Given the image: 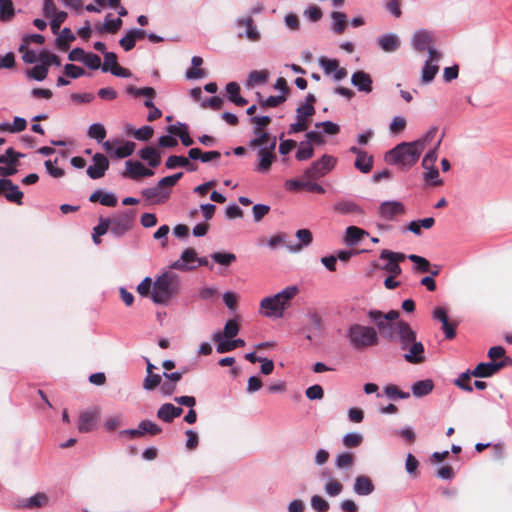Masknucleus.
Returning a JSON list of instances; mask_svg holds the SVG:
<instances>
[{"instance_id":"nucleus-1","label":"nucleus","mask_w":512,"mask_h":512,"mask_svg":"<svg viewBox=\"0 0 512 512\" xmlns=\"http://www.w3.org/2000/svg\"><path fill=\"white\" fill-rule=\"evenodd\" d=\"M181 288L178 274L166 271L156 278L151 292V300L155 304H167Z\"/></svg>"},{"instance_id":"nucleus-2","label":"nucleus","mask_w":512,"mask_h":512,"mask_svg":"<svg viewBox=\"0 0 512 512\" xmlns=\"http://www.w3.org/2000/svg\"><path fill=\"white\" fill-rule=\"evenodd\" d=\"M419 146L420 143L414 141L401 142L385 154V160L389 164L399 165L408 170L417 163L422 153Z\"/></svg>"},{"instance_id":"nucleus-3","label":"nucleus","mask_w":512,"mask_h":512,"mask_svg":"<svg viewBox=\"0 0 512 512\" xmlns=\"http://www.w3.org/2000/svg\"><path fill=\"white\" fill-rule=\"evenodd\" d=\"M345 337L350 346L357 351L376 346L379 343V336L374 327L358 323L348 327Z\"/></svg>"},{"instance_id":"nucleus-4","label":"nucleus","mask_w":512,"mask_h":512,"mask_svg":"<svg viewBox=\"0 0 512 512\" xmlns=\"http://www.w3.org/2000/svg\"><path fill=\"white\" fill-rule=\"evenodd\" d=\"M135 217L134 210H125L113 215L110 219L109 231L115 237L124 236L133 226Z\"/></svg>"},{"instance_id":"nucleus-5","label":"nucleus","mask_w":512,"mask_h":512,"mask_svg":"<svg viewBox=\"0 0 512 512\" xmlns=\"http://www.w3.org/2000/svg\"><path fill=\"white\" fill-rule=\"evenodd\" d=\"M337 159L331 155L324 154L320 159L312 162L304 173L305 179H319L327 175L336 165Z\"/></svg>"},{"instance_id":"nucleus-6","label":"nucleus","mask_w":512,"mask_h":512,"mask_svg":"<svg viewBox=\"0 0 512 512\" xmlns=\"http://www.w3.org/2000/svg\"><path fill=\"white\" fill-rule=\"evenodd\" d=\"M334 211L342 215H351L354 217V221L357 223H364L365 211L352 200H339L334 204Z\"/></svg>"},{"instance_id":"nucleus-7","label":"nucleus","mask_w":512,"mask_h":512,"mask_svg":"<svg viewBox=\"0 0 512 512\" xmlns=\"http://www.w3.org/2000/svg\"><path fill=\"white\" fill-rule=\"evenodd\" d=\"M234 24L238 28L242 26H245L246 28L244 31H239L237 33L238 38H246L252 42H257L261 39V33L258 30L257 26L255 25L251 15L236 18Z\"/></svg>"},{"instance_id":"nucleus-8","label":"nucleus","mask_w":512,"mask_h":512,"mask_svg":"<svg viewBox=\"0 0 512 512\" xmlns=\"http://www.w3.org/2000/svg\"><path fill=\"white\" fill-rule=\"evenodd\" d=\"M260 307L264 310L263 314L270 318H282L286 309L283 302L276 296H268L261 300Z\"/></svg>"},{"instance_id":"nucleus-9","label":"nucleus","mask_w":512,"mask_h":512,"mask_svg":"<svg viewBox=\"0 0 512 512\" xmlns=\"http://www.w3.org/2000/svg\"><path fill=\"white\" fill-rule=\"evenodd\" d=\"M405 211L404 204L397 200L384 201L378 207L379 216L387 221H393L396 216L404 214Z\"/></svg>"},{"instance_id":"nucleus-10","label":"nucleus","mask_w":512,"mask_h":512,"mask_svg":"<svg viewBox=\"0 0 512 512\" xmlns=\"http://www.w3.org/2000/svg\"><path fill=\"white\" fill-rule=\"evenodd\" d=\"M93 164L89 165L86 173L93 180L102 178L109 168V160L102 153H96L92 157Z\"/></svg>"},{"instance_id":"nucleus-11","label":"nucleus","mask_w":512,"mask_h":512,"mask_svg":"<svg viewBox=\"0 0 512 512\" xmlns=\"http://www.w3.org/2000/svg\"><path fill=\"white\" fill-rule=\"evenodd\" d=\"M397 328V338L402 350H406L408 346L416 340V332L411 328L410 324L400 320L395 323Z\"/></svg>"},{"instance_id":"nucleus-12","label":"nucleus","mask_w":512,"mask_h":512,"mask_svg":"<svg viewBox=\"0 0 512 512\" xmlns=\"http://www.w3.org/2000/svg\"><path fill=\"white\" fill-rule=\"evenodd\" d=\"M197 254L193 248H186L178 260L171 264L172 269L190 271L197 267Z\"/></svg>"},{"instance_id":"nucleus-13","label":"nucleus","mask_w":512,"mask_h":512,"mask_svg":"<svg viewBox=\"0 0 512 512\" xmlns=\"http://www.w3.org/2000/svg\"><path fill=\"white\" fill-rule=\"evenodd\" d=\"M126 171L122 172V177H129L131 179H138L141 177H151L154 175V171L146 168L139 161L128 160L125 162Z\"/></svg>"},{"instance_id":"nucleus-14","label":"nucleus","mask_w":512,"mask_h":512,"mask_svg":"<svg viewBox=\"0 0 512 512\" xmlns=\"http://www.w3.org/2000/svg\"><path fill=\"white\" fill-rule=\"evenodd\" d=\"M351 84L359 91L369 94L373 90V80L369 73L358 70L351 76Z\"/></svg>"},{"instance_id":"nucleus-15","label":"nucleus","mask_w":512,"mask_h":512,"mask_svg":"<svg viewBox=\"0 0 512 512\" xmlns=\"http://www.w3.org/2000/svg\"><path fill=\"white\" fill-rule=\"evenodd\" d=\"M142 196L155 204L164 203L168 200L170 196V190L163 189L159 184L157 183L154 187H148L144 188L141 191Z\"/></svg>"},{"instance_id":"nucleus-16","label":"nucleus","mask_w":512,"mask_h":512,"mask_svg":"<svg viewBox=\"0 0 512 512\" xmlns=\"http://www.w3.org/2000/svg\"><path fill=\"white\" fill-rule=\"evenodd\" d=\"M375 491V485L372 479L367 475H358L355 477L353 492L358 496H369Z\"/></svg>"},{"instance_id":"nucleus-17","label":"nucleus","mask_w":512,"mask_h":512,"mask_svg":"<svg viewBox=\"0 0 512 512\" xmlns=\"http://www.w3.org/2000/svg\"><path fill=\"white\" fill-rule=\"evenodd\" d=\"M379 47L387 53H392L400 48L401 41L395 33H385L377 38Z\"/></svg>"},{"instance_id":"nucleus-18","label":"nucleus","mask_w":512,"mask_h":512,"mask_svg":"<svg viewBox=\"0 0 512 512\" xmlns=\"http://www.w3.org/2000/svg\"><path fill=\"white\" fill-rule=\"evenodd\" d=\"M296 238L299 240V243L296 244H286V248L291 253H297L301 251L304 247L309 246L312 243L313 235L308 229H299L295 233Z\"/></svg>"},{"instance_id":"nucleus-19","label":"nucleus","mask_w":512,"mask_h":512,"mask_svg":"<svg viewBox=\"0 0 512 512\" xmlns=\"http://www.w3.org/2000/svg\"><path fill=\"white\" fill-rule=\"evenodd\" d=\"M408 352L404 353L403 358L411 364H419L425 360L424 346L420 341H415L408 346Z\"/></svg>"},{"instance_id":"nucleus-20","label":"nucleus","mask_w":512,"mask_h":512,"mask_svg":"<svg viewBox=\"0 0 512 512\" xmlns=\"http://www.w3.org/2000/svg\"><path fill=\"white\" fill-rule=\"evenodd\" d=\"M501 363L496 361L480 362L474 369L472 375L478 378H487L501 370Z\"/></svg>"},{"instance_id":"nucleus-21","label":"nucleus","mask_w":512,"mask_h":512,"mask_svg":"<svg viewBox=\"0 0 512 512\" xmlns=\"http://www.w3.org/2000/svg\"><path fill=\"white\" fill-rule=\"evenodd\" d=\"M432 41L430 33L425 29L417 30L412 36V45L419 52H424L431 47Z\"/></svg>"},{"instance_id":"nucleus-22","label":"nucleus","mask_w":512,"mask_h":512,"mask_svg":"<svg viewBox=\"0 0 512 512\" xmlns=\"http://www.w3.org/2000/svg\"><path fill=\"white\" fill-rule=\"evenodd\" d=\"M369 233L357 226H348L344 233V242L346 245L353 247L356 246L365 236Z\"/></svg>"},{"instance_id":"nucleus-23","label":"nucleus","mask_w":512,"mask_h":512,"mask_svg":"<svg viewBox=\"0 0 512 512\" xmlns=\"http://www.w3.org/2000/svg\"><path fill=\"white\" fill-rule=\"evenodd\" d=\"M258 164L255 167V171L265 173L268 172L276 159L275 153H270L266 151L265 148L258 149Z\"/></svg>"},{"instance_id":"nucleus-24","label":"nucleus","mask_w":512,"mask_h":512,"mask_svg":"<svg viewBox=\"0 0 512 512\" xmlns=\"http://www.w3.org/2000/svg\"><path fill=\"white\" fill-rule=\"evenodd\" d=\"M98 413L96 411H85L81 413L78 421V430L81 433H88L95 427Z\"/></svg>"},{"instance_id":"nucleus-25","label":"nucleus","mask_w":512,"mask_h":512,"mask_svg":"<svg viewBox=\"0 0 512 512\" xmlns=\"http://www.w3.org/2000/svg\"><path fill=\"white\" fill-rule=\"evenodd\" d=\"M138 156L147 162V164L156 168L160 165L161 158L160 153L153 146H146L138 151Z\"/></svg>"},{"instance_id":"nucleus-26","label":"nucleus","mask_w":512,"mask_h":512,"mask_svg":"<svg viewBox=\"0 0 512 512\" xmlns=\"http://www.w3.org/2000/svg\"><path fill=\"white\" fill-rule=\"evenodd\" d=\"M434 389V382L431 379L416 381L411 386V392L414 397L422 398L429 395Z\"/></svg>"},{"instance_id":"nucleus-27","label":"nucleus","mask_w":512,"mask_h":512,"mask_svg":"<svg viewBox=\"0 0 512 512\" xmlns=\"http://www.w3.org/2000/svg\"><path fill=\"white\" fill-rule=\"evenodd\" d=\"M321 475L328 478V481L324 485V491L328 496L336 497L342 493L344 488L342 483L333 479L329 471H323Z\"/></svg>"},{"instance_id":"nucleus-28","label":"nucleus","mask_w":512,"mask_h":512,"mask_svg":"<svg viewBox=\"0 0 512 512\" xmlns=\"http://www.w3.org/2000/svg\"><path fill=\"white\" fill-rule=\"evenodd\" d=\"M355 464L353 453L344 451L339 453L334 460V466L339 470L349 471Z\"/></svg>"},{"instance_id":"nucleus-29","label":"nucleus","mask_w":512,"mask_h":512,"mask_svg":"<svg viewBox=\"0 0 512 512\" xmlns=\"http://www.w3.org/2000/svg\"><path fill=\"white\" fill-rule=\"evenodd\" d=\"M126 93L133 96V97H145V100H153L156 97V91L152 87H134V86H127Z\"/></svg>"},{"instance_id":"nucleus-30","label":"nucleus","mask_w":512,"mask_h":512,"mask_svg":"<svg viewBox=\"0 0 512 512\" xmlns=\"http://www.w3.org/2000/svg\"><path fill=\"white\" fill-rule=\"evenodd\" d=\"M332 30L336 34H342L347 25V16L344 12L334 11L331 13Z\"/></svg>"},{"instance_id":"nucleus-31","label":"nucleus","mask_w":512,"mask_h":512,"mask_svg":"<svg viewBox=\"0 0 512 512\" xmlns=\"http://www.w3.org/2000/svg\"><path fill=\"white\" fill-rule=\"evenodd\" d=\"M439 71V66L437 64L430 63V60H426L422 70H421V80L423 84L431 83L436 74Z\"/></svg>"},{"instance_id":"nucleus-32","label":"nucleus","mask_w":512,"mask_h":512,"mask_svg":"<svg viewBox=\"0 0 512 512\" xmlns=\"http://www.w3.org/2000/svg\"><path fill=\"white\" fill-rule=\"evenodd\" d=\"M374 157L369 155L367 152L364 153V156L356 157L354 161V167L359 170L361 173L367 174L373 168Z\"/></svg>"},{"instance_id":"nucleus-33","label":"nucleus","mask_w":512,"mask_h":512,"mask_svg":"<svg viewBox=\"0 0 512 512\" xmlns=\"http://www.w3.org/2000/svg\"><path fill=\"white\" fill-rule=\"evenodd\" d=\"M116 145L117 147L115 148V151H113V154L115 158L119 159L131 156L134 153L136 147L135 143L132 141H121L120 144Z\"/></svg>"},{"instance_id":"nucleus-34","label":"nucleus","mask_w":512,"mask_h":512,"mask_svg":"<svg viewBox=\"0 0 512 512\" xmlns=\"http://www.w3.org/2000/svg\"><path fill=\"white\" fill-rule=\"evenodd\" d=\"M122 25V20L120 17L116 18V19H111V14H107L106 17H105V21L102 25V27H97V31L99 33H102L103 31L105 32H108V33H116L119 28L121 27Z\"/></svg>"},{"instance_id":"nucleus-35","label":"nucleus","mask_w":512,"mask_h":512,"mask_svg":"<svg viewBox=\"0 0 512 512\" xmlns=\"http://www.w3.org/2000/svg\"><path fill=\"white\" fill-rule=\"evenodd\" d=\"M268 71L266 70H253L248 74L246 85L254 87L259 84H264L268 79Z\"/></svg>"},{"instance_id":"nucleus-36","label":"nucleus","mask_w":512,"mask_h":512,"mask_svg":"<svg viewBox=\"0 0 512 512\" xmlns=\"http://www.w3.org/2000/svg\"><path fill=\"white\" fill-rule=\"evenodd\" d=\"M14 15L15 9L12 0H0V21H11Z\"/></svg>"},{"instance_id":"nucleus-37","label":"nucleus","mask_w":512,"mask_h":512,"mask_svg":"<svg viewBox=\"0 0 512 512\" xmlns=\"http://www.w3.org/2000/svg\"><path fill=\"white\" fill-rule=\"evenodd\" d=\"M212 340L217 343L216 351L218 353L222 354V353L233 351L231 340L224 338L223 334L221 332H219V331L214 332L212 335Z\"/></svg>"},{"instance_id":"nucleus-38","label":"nucleus","mask_w":512,"mask_h":512,"mask_svg":"<svg viewBox=\"0 0 512 512\" xmlns=\"http://www.w3.org/2000/svg\"><path fill=\"white\" fill-rule=\"evenodd\" d=\"M472 373H473V370H470V369L466 370L465 372H462L454 380V384L466 392H472L473 386L470 384L471 376H473Z\"/></svg>"},{"instance_id":"nucleus-39","label":"nucleus","mask_w":512,"mask_h":512,"mask_svg":"<svg viewBox=\"0 0 512 512\" xmlns=\"http://www.w3.org/2000/svg\"><path fill=\"white\" fill-rule=\"evenodd\" d=\"M138 431L140 436L144 434L157 435L162 432V429L156 423L146 419L138 424Z\"/></svg>"},{"instance_id":"nucleus-40","label":"nucleus","mask_w":512,"mask_h":512,"mask_svg":"<svg viewBox=\"0 0 512 512\" xmlns=\"http://www.w3.org/2000/svg\"><path fill=\"white\" fill-rule=\"evenodd\" d=\"M314 148L309 142L301 141L296 151L295 157L298 161H305L312 158Z\"/></svg>"},{"instance_id":"nucleus-41","label":"nucleus","mask_w":512,"mask_h":512,"mask_svg":"<svg viewBox=\"0 0 512 512\" xmlns=\"http://www.w3.org/2000/svg\"><path fill=\"white\" fill-rule=\"evenodd\" d=\"M47 501V496L44 493L38 492L32 497L23 499L20 506L23 508L40 507Z\"/></svg>"},{"instance_id":"nucleus-42","label":"nucleus","mask_w":512,"mask_h":512,"mask_svg":"<svg viewBox=\"0 0 512 512\" xmlns=\"http://www.w3.org/2000/svg\"><path fill=\"white\" fill-rule=\"evenodd\" d=\"M384 394L387 396V398L391 400L396 399H408L410 397L409 392H405L400 390L396 385L394 384H388L383 389Z\"/></svg>"},{"instance_id":"nucleus-43","label":"nucleus","mask_w":512,"mask_h":512,"mask_svg":"<svg viewBox=\"0 0 512 512\" xmlns=\"http://www.w3.org/2000/svg\"><path fill=\"white\" fill-rule=\"evenodd\" d=\"M7 190L8 192L5 194L6 200L21 205L23 192L19 187L11 181V184L7 185Z\"/></svg>"},{"instance_id":"nucleus-44","label":"nucleus","mask_w":512,"mask_h":512,"mask_svg":"<svg viewBox=\"0 0 512 512\" xmlns=\"http://www.w3.org/2000/svg\"><path fill=\"white\" fill-rule=\"evenodd\" d=\"M287 100L285 95H270L267 98H261L258 100L259 106L262 109H266L268 107L274 108L284 103Z\"/></svg>"},{"instance_id":"nucleus-45","label":"nucleus","mask_w":512,"mask_h":512,"mask_svg":"<svg viewBox=\"0 0 512 512\" xmlns=\"http://www.w3.org/2000/svg\"><path fill=\"white\" fill-rule=\"evenodd\" d=\"M106 129L101 123H93L89 126L87 135L101 143L106 137Z\"/></svg>"},{"instance_id":"nucleus-46","label":"nucleus","mask_w":512,"mask_h":512,"mask_svg":"<svg viewBox=\"0 0 512 512\" xmlns=\"http://www.w3.org/2000/svg\"><path fill=\"white\" fill-rule=\"evenodd\" d=\"M48 75V68H46L44 65H36L31 69H28L26 71V76L29 79H33L35 81H43L46 79Z\"/></svg>"},{"instance_id":"nucleus-47","label":"nucleus","mask_w":512,"mask_h":512,"mask_svg":"<svg viewBox=\"0 0 512 512\" xmlns=\"http://www.w3.org/2000/svg\"><path fill=\"white\" fill-rule=\"evenodd\" d=\"M407 258L414 263V269L418 272L425 273L428 272L430 269V262L419 255L416 254H409Z\"/></svg>"},{"instance_id":"nucleus-48","label":"nucleus","mask_w":512,"mask_h":512,"mask_svg":"<svg viewBox=\"0 0 512 512\" xmlns=\"http://www.w3.org/2000/svg\"><path fill=\"white\" fill-rule=\"evenodd\" d=\"M210 257L214 262L223 266H229L236 260L235 254L231 252H214Z\"/></svg>"},{"instance_id":"nucleus-49","label":"nucleus","mask_w":512,"mask_h":512,"mask_svg":"<svg viewBox=\"0 0 512 512\" xmlns=\"http://www.w3.org/2000/svg\"><path fill=\"white\" fill-rule=\"evenodd\" d=\"M441 141H442V138H440L435 147L431 150H429L425 156L423 157V160H422V167L423 168H428V167H435V162L437 161V158H438V153H437V150L441 144Z\"/></svg>"},{"instance_id":"nucleus-50","label":"nucleus","mask_w":512,"mask_h":512,"mask_svg":"<svg viewBox=\"0 0 512 512\" xmlns=\"http://www.w3.org/2000/svg\"><path fill=\"white\" fill-rule=\"evenodd\" d=\"M363 441V436L357 432H350L343 436V445L347 448L358 447Z\"/></svg>"},{"instance_id":"nucleus-51","label":"nucleus","mask_w":512,"mask_h":512,"mask_svg":"<svg viewBox=\"0 0 512 512\" xmlns=\"http://www.w3.org/2000/svg\"><path fill=\"white\" fill-rule=\"evenodd\" d=\"M297 292L298 288L296 286H288L275 295L280 299L281 302H283L287 308L289 306V302L296 296Z\"/></svg>"},{"instance_id":"nucleus-52","label":"nucleus","mask_w":512,"mask_h":512,"mask_svg":"<svg viewBox=\"0 0 512 512\" xmlns=\"http://www.w3.org/2000/svg\"><path fill=\"white\" fill-rule=\"evenodd\" d=\"M39 60L41 61V64L46 68H49L50 65H55L57 67L61 65L60 58L56 54L49 51L40 52Z\"/></svg>"},{"instance_id":"nucleus-53","label":"nucleus","mask_w":512,"mask_h":512,"mask_svg":"<svg viewBox=\"0 0 512 512\" xmlns=\"http://www.w3.org/2000/svg\"><path fill=\"white\" fill-rule=\"evenodd\" d=\"M190 165L189 160L184 156L171 155L167 158L165 166L167 169H175L177 167H187Z\"/></svg>"},{"instance_id":"nucleus-54","label":"nucleus","mask_w":512,"mask_h":512,"mask_svg":"<svg viewBox=\"0 0 512 512\" xmlns=\"http://www.w3.org/2000/svg\"><path fill=\"white\" fill-rule=\"evenodd\" d=\"M250 121L253 123V133L262 132L270 124L271 117L267 115L252 116Z\"/></svg>"},{"instance_id":"nucleus-55","label":"nucleus","mask_w":512,"mask_h":512,"mask_svg":"<svg viewBox=\"0 0 512 512\" xmlns=\"http://www.w3.org/2000/svg\"><path fill=\"white\" fill-rule=\"evenodd\" d=\"M157 417L166 423H171L174 420L172 403H164L157 411Z\"/></svg>"},{"instance_id":"nucleus-56","label":"nucleus","mask_w":512,"mask_h":512,"mask_svg":"<svg viewBox=\"0 0 512 512\" xmlns=\"http://www.w3.org/2000/svg\"><path fill=\"white\" fill-rule=\"evenodd\" d=\"M319 65L326 75H331L339 67V61L337 59L321 57L319 59Z\"/></svg>"},{"instance_id":"nucleus-57","label":"nucleus","mask_w":512,"mask_h":512,"mask_svg":"<svg viewBox=\"0 0 512 512\" xmlns=\"http://www.w3.org/2000/svg\"><path fill=\"white\" fill-rule=\"evenodd\" d=\"M239 324L237 320L230 319L225 323L224 330L221 332L224 338L232 339L239 333Z\"/></svg>"},{"instance_id":"nucleus-58","label":"nucleus","mask_w":512,"mask_h":512,"mask_svg":"<svg viewBox=\"0 0 512 512\" xmlns=\"http://www.w3.org/2000/svg\"><path fill=\"white\" fill-rule=\"evenodd\" d=\"M308 121L307 117L296 114V122L290 124L288 133L296 134L307 129Z\"/></svg>"},{"instance_id":"nucleus-59","label":"nucleus","mask_w":512,"mask_h":512,"mask_svg":"<svg viewBox=\"0 0 512 512\" xmlns=\"http://www.w3.org/2000/svg\"><path fill=\"white\" fill-rule=\"evenodd\" d=\"M310 505L316 512H327L330 508L328 501L319 495L311 497Z\"/></svg>"},{"instance_id":"nucleus-60","label":"nucleus","mask_w":512,"mask_h":512,"mask_svg":"<svg viewBox=\"0 0 512 512\" xmlns=\"http://www.w3.org/2000/svg\"><path fill=\"white\" fill-rule=\"evenodd\" d=\"M162 376L159 374H147L143 380V388L147 391L154 390L161 384Z\"/></svg>"},{"instance_id":"nucleus-61","label":"nucleus","mask_w":512,"mask_h":512,"mask_svg":"<svg viewBox=\"0 0 512 512\" xmlns=\"http://www.w3.org/2000/svg\"><path fill=\"white\" fill-rule=\"evenodd\" d=\"M19 51L23 52L22 59L25 63L33 64L38 61L39 55L36 53L35 50L27 49L26 43H22L19 46Z\"/></svg>"},{"instance_id":"nucleus-62","label":"nucleus","mask_w":512,"mask_h":512,"mask_svg":"<svg viewBox=\"0 0 512 512\" xmlns=\"http://www.w3.org/2000/svg\"><path fill=\"white\" fill-rule=\"evenodd\" d=\"M424 169L427 170L423 175L425 181L434 186L442 184V180L439 179V171L436 167H428Z\"/></svg>"},{"instance_id":"nucleus-63","label":"nucleus","mask_w":512,"mask_h":512,"mask_svg":"<svg viewBox=\"0 0 512 512\" xmlns=\"http://www.w3.org/2000/svg\"><path fill=\"white\" fill-rule=\"evenodd\" d=\"M305 395L309 400H321L324 397V390L319 384L309 386Z\"/></svg>"},{"instance_id":"nucleus-64","label":"nucleus","mask_w":512,"mask_h":512,"mask_svg":"<svg viewBox=\"0 0 512 512\" xmlns=\"http://www.w3.org/2000/svg\"><path fill=\"white\" fill-rule=\"evenodd\" d=\"M82 63L91 70H98L101 68V58L94 53H86Z\"/></svg>"}]
</instances>
